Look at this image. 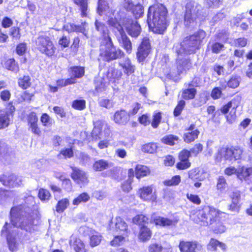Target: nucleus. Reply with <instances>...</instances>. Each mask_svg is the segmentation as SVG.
Listing matches in <instances>:
<instances>
[{
  "label": "nucleus",
  "instance_id": "obj_47",
  "mask_svg": "<svg viewBox=\"0 0 252 252\" xmlns=\"http://www.w3.org/2000/svg\"><path fill=\"white\" fill-rule=\"evenodd\" d=\"M13 192L3 189H0V201L2 202L14 195Z\"/></svg>",
  "mask_w": 252,
  "mask_h": 252
},
{
  "label": "nucleus",
  "instance_id": "obj_44",
  "mask_svg": "<svg viewBox=\"0 0 252 252\" xmlns=\"http://www.w3.org/2000/svg\"><path fill=\"white\" fill-rule=\"evenodd\" d=\"M4 67L9 70H13L15 68V61L14 58H6L2 62Z\"/></svg>",
  "mask_w": 252,
  "mask_h": 252
},
{
  "label": "nucleus",
  "instance_id": "obj_12",
  "mask_svg": "<svg viewBox=\"0 0 252 252\" xmlns=\"http://www.w3.org/2000/svg\"><path fill=\"white\" fill-rule=\"evenodd\" d=\"M137 194L143 201L156 202L157 200V195L156 192L153 191V187L152 185L140 188Z\"/></svg>",
  "mask_w": 252,
  "mask_h": 252
},
{
  "label": "nucleus",
  "instance_id": "obj_14",
  "mask_svg": "<svg viewBox=\"0 0 252 252\" xmlns=\"http://www.w3.org/2000/svg\"><path fill=\"white\" fill-rule=\"evenodd\" d=\"M123 27H125L129 34L132 37H137L141 32L140 25L131 19H126L124 20Z\"/></svg>",
  "mask_w": 252,
  "mask_h": 252
},
{
  "label": "nucleus",
  "instance_id": "obj_50",
  "mask_svg": "<svg viewBox=\"0 0 252 252\" xmlns=\"http://www.w3.org/2000/svg\"><path fill=\"white\" fill-rule=\"evenodd\" d=\"M161 120V114L159 112H156L153 116V120L151 125L153 128H157L160 124Z\"/></svg>",
  "mask_w": 252,
  "mask_h": 252
},
{
  "label": "nucleus",
  "instance_id": "obj_5",
  "mask_svg": "<svg viewBox=\"0 0 252 252\" xmlns=\"http://www.w3.org/2000/svg\"><path fill=\"white\" fill-rule=\"evenodd\" d=\"M108 24L115 33L117 38L120 44L127 53L130 54L132 51V43L123 30L122 25L115 19L110 18Z\"/></svg>",
  "mask_w": 252,
  "mask_h": 252
},
{
  "label": "nucleus",
  "instance_id": "obj_9",
  "mask_svg": "<svg viewBox=\"0 0 252 252\" xmlns=\"http://www.w3.org/2000/svg\"><path fill=\"white\" fill-rule=\"evenodd\" d=\"M241 100L242 97L237 95L220 109V111L224 114H227L230 110L229 113L226 115L227 121L229 124H232L235 121L236 118V109L240 106Z\"/></svg>",
  "mask_w": 252,
  "mask_h": 252
},
{
  "label": "nucleus",
  "instance_id": "obj_19",
  "mask_svg": "<svg viewBox=\"0 0 252 252\" xmlns=\"http://www.w3.org/2000/svg\"><path fill=\"white\" fill-rule=\"evenodd\" d=\"M19 226L27 231L32 232L34 229L35 225L33 224V220L32 217H23L19 220Z\"/></svg>",
  "mask_w": 252,
  "mask_h": 252
},
{
  "label": "nucleus",
  "instance_id": "obj_45",
  "mask_svg": "<svg viewBox=\"0 0 252 252\" xmlns=\"http://www.w3.org/2000/svg\"><path fill=\"white\" fill-rule=\"evenodd\" d=\"M19 87L23 89H26L31 85V78L29 76H24L18 80Z\"/></svg>",
  "mask_w": 252,
  "mask_h": 252
},
{
  "label": "nucleus",
  "instance_id": "obj_60",
  "mask_svg": "<svg viewBox=\"0 0 252 252\" xmlns=\"http://www.w3.org/2000/svg\"><path fill=\"white\" fill-rule=\"evenodd\" d=\"M180 160V161L176 165V167L178 169H186L189 168L191 165V163L189 160Z\"/></svg>",
  "mask_w": 252,
  "mask_h": 252
},
{
  "label": "nucleus",
  "instance_id": "obj_22",
  "mask_svg": "<svg viewBox=\"0 0 252 252\" xmlns=\"http://www.w3.org/2000/svg\"><path fill=\"white\" fill-rule=\"evenodd\" d=\"M252 175V167L239 166L238 168L237 178L241 181H247Z\"/></svg>",
  "mask_w": 252,
  "mask_h": 252
},
{
  "label": "nucleus",
  "instance_id": "obj_42",
  "mask_svg": "<svg viewBox=\"0 0 252 252\" xmlns=\"http://www.w3.org/2000/svg\"><path fill=\"white\" fill-rule=\"evenodd\" d=\"M89 195L86 192H83L75 198L72 202L74 205H78L81 203H85L90 199Z\"/></svg>",
  "mask_w": 252,
  "mask_h": 252
},
{
  "label": "nucleus",
  "instance_id": "obj_8",
  "mask_svg": "<svg viewBox=\"0 0 252 252\" xmlns=\"http://www.w3.org/2000/svg\"><path fill=\"white\" fill-rule=\"evenodd\" d=\"M200 8L201 6L194 1L187 3L184 16V24L186 27H193L197 24Z\"/></svg>",
  "mask_w": 252,
  "mask_h": 252
},
{
  "label": "nucleus",
  "instance_id": "obj_62",
  "mask_svg": "<svg viewBox=\"0 0 252 252\" xmlns=\"http://www.w3.org/2000/svg\"><path fill=\"white\" fill-rule=\"evenodd\" d=\"M141 108V105L140 104L138 103H135L132 105V108L131 110H130L129 112L127 113L129 118L130 117L136 115L139 109Z\"/></svg>",
  "mask_w": 252,
  "mask_h": 252
},
{
  "label": "nucleus",
  "instance_id": "obj_61",
  "mask_svg": "<svg viewBox=\"0 0 252 252\" xmlns=\"http://www.w3.org/2000/svg\"><path fill=\"white\" fill-rule=\"evenodd\" d=\"M162 247L158 244H151L148 247L149 252H161L162 250Z\"/></svg>",
  "mask_w": 252,
  "mask_h": 252
},
{
  "label": "nucleus",
  "instance_id": "obj_48",
  "mask_svg": "<svg viewBox=\"0 0 252 252\" xmlns=\"http://www.w3.org/2000/svg\"><path fill=\"white\" fill-rule=\"evenodd\" d=\"M157 149V145L154 143H150L144 145L142 147V151L145 153L153 154Z\"/></svg>",
  "mask_w": 252,
  "mask_h": 252
},
{
  "label": "nucleus",
  "instance_id": "obj_49",
  "mask_svg": "<svg viewBox=\"0 0 252 252\" xmlns=\"http://www.w3.org/2000/svg\"><path fill=\"white\" fill-rule=\"evenodd\" d=\"M226 85L224 83V84H221V88L216 87L212 91L211 96L214 99H218L220 98L222 94L221 90L225 89L226 88Z\"/></svg>",
  "mask_w": 252,
  "mask_h": 252
},
{
  "label": "nucleus",
  "instance_id": "obj_29",
  "mask_svg": "<svg viewBox=\"0 0 252 252\" xmlns=\"http://www.w3.org/2000/svg\"><path fill=\"white\" fill-rule=\"evenodd\" d=\"M212 231L216 234H221L226 230V227L223 223L220 221V218L210 226Z\"/></svg>",
  "mask_w": 252,
  "mask_h": 252
},
{
  "label": "nucleus",
  "instance_id": "obj_35",
  "mask_svg": "<svg viewBox=\"0 0 252 252\" xmlns=\"http://www.w3.org/2000/svg\"><path fill=\"white\" fill-rule=\"evenodd\" d=\"M199 133L200 132L197 129L192 131H187L184 133L183 139L186 143H190L197 138Z\"/></svg>",
  "mask_w": 252,
  "mask_h": 252
},
{
  "label": "nucleus",
  "instance_id": "obj_43",
  "mask_svg": "<svg viewBox=\"0 0 252 252\" xmlns=\"http://www.w3.org/2000/svg\"><path fill=\"white\" fill-rule=\"evenodd\" d=\"M178 139V136L169 134L162 137L161 140L163 143L172 146L174 145Z\"/></svg>",
  "mask_w": 252,
  "mask_h": 252
},
{
  "label": "nucleus",
  "instance_id": "obj_39",
  "mask_svg": "<svg viewBox=\"0 0 252 252\" xmlns=\"http://www.w3.org/2000/svg\"><path fill=\"white\" fill-rule=\"evenodd\" d=\"M95 26L97 31L100 32L104 37V40H105L107 38V36H109V31L107 27L104 24L98 22L97 20L95 21Z\"/></svg>",
  "mask_w": 252,
  "mask_h": 252
},
{
  "label": "nucleus",
  "instance_id": "obj_16",
  "mask_svg": "<svg viewBox=\"0 0 252 252\" xmlns=\"http://www.w3.org/2000/svg\"><path fill=\"white\" fill-rule=\"evenodd\" d=\"M69 244L75 252H86L84 243L76 236L72 235L71 236Z\"/></svg>",
  "mask_w": 252,
  "mask_h": 252
},
{
  "label": "nucleus",
  "instance_id": "obj_59",
  "mask_svg": "<svg viewBox=\"0 0 252 252\" xmlns=\"http://www.w3.org/2000/svg\"><path fill=\"white\" fill-rule=\"evenodd\" d=\"M187 198L192 203L200 205L201 201L198 195L191 193H187Z\"/></svg>",
  "mask_w": 252,
  "mask_h": 252
},
{
  "label": "nucleus",
  "instance_id": "obj_26",
  "mask_svg": "<svg viewBox=\"0 0 252 252\" xmlns=\"http://www.w3.org/2000/svg\"><path fill=\"white\" fill-rule=\"evenodd\" d=\"M120 65L122 67L125 73L129 75L134 72L135 66L133 65L129 58H126L124 61L119 63Z\"/></svg>",
  "mask_w": 252,
  "mask_h": 252
},
{
  "label": "nucleus",
  "instance_id": "obj_6",
  "mask_svg": "<svg viewBox=\"0 0 252 252\" xmlns=\"http://www.w3.org/2000/svg\"><path fill=\"white\" fill-rule=\"evenodd\" d=\"M10 222H6L5 225L1 230V234L5 236L7 239V244L9 250L14 252L16 248L15 245V227H16V208L13 207L10 212Z\"/></svg>",
  "mask_w": 252,
  "mask_h": 252
},
{
  "label": "nucleus",
  "instance_id": "obj_40",
  "mask_svg": "<svg viewBox=\"0 0 252 252\" xmlns=\"http://www.w3.org/2000/svg\"><path fill=\"white\" fill-rule=\"evenodd\" d=\"M149 173L148 168L144 165H137L135 168V175L137 178L146 176Z\"/></svg>",
  "mask_w": 252,
  "mask_h": 252
},
{
  "label": "nucleus",
  "instance_id": "obj_46",
  "mask_svg": "<svg viewBox=\"0 0 252 252\" xmlns=\"http://www.w3.org/2000/svg\"><path fill=\"white\" fill-rule=\"evenodd\" d=\"M69 204V200L66 198L63 199L59 201L56 206L57 212L62 213L67 207Z\"/></svg>",
  "mask_w": 252,
  "mask_h": 252
},
{
  "label": "nucleus",
  "instance_id": "obj_15",
  "mask_svg": "<svg viewBox=\"0 0 252 252\" xmlns=\"http://www.w3.org/2000/svg\"><path fill=\"white\" fill-rule=\"evenodd\" d=\"M181 252H199L202 246L196 241H181L179 246Z\"/></svg>",
  "mask_w": 252,
  "mask_h": 252
},
{
  "label": "nucleus",
  "instance_id": "obj_56",
  "mask_svg": "<svg viewBox=\"0 0 252 252\" xmlns=\"http://www.w3.org/2000/svg\"><path fill=\"white\" fill-rule=\"evenodd\" d=\"M72 106L75 109L83 110L86 106V101L84 100H75L73 101Z\"/></svg>",
  "mask_w": 252,
  "mask_h": 252
},
{
  "label": "nucleus",
  "instance_id": "obj_33",
  "mask_svg": "<svg viewBox=\"0 0 252 252\" xmlns=\"http://www.w3.org/2000/svg\"><path fill=\"white\" fill-rule=\"evenodd\" d=\"M191 66L190 61L187 59L178 60L177 61V70L179 74L183 73L189 70Z\"/></svg>",
  "mask_w": 252,
  "mask_h": 252
},
{
  "label": "nucleus",
  "instance_id": "obj_17",
  "mask_svg": "<svg viewBox=\"0 0 252 252\" xmlns=\"http://www.w3.org/2000/svg\"><path fill=\"white\" fill-rule=\"evenodd\" d=\"M97 12L100 15L104 14L109 17L113 15L114 10L110 7L105 0H99Z\"/></svg>",
  "mask_w": 252,
  "mask_h": 252
},
{
  "label": "nucleus",
  "instance_id": "obj_3",
  "mask_svg": "<svg viewBox=\"0 0 252 252\" xmlns=\"http://www.w3.org/2000/svg\"><path fill=\"white\" fill-rule=\"evenodd\" d=\"M206 36V32L200 30L190 36L186 37L181 43L175 44L174 50L179 55L193 53L199 48V45Z\"/></svg>",
  "mask_w": 252,
  "mask_h": 252
},
{
  "label": "nucleus",
  "instance_id": "obj_38",
  "mask_svg": "<svg viewBox=\"0 0 252 252\" xmlns=\"http://www.w3.org/2000/svg\"><path fill=\"white\" fill-rule=\"evenodd\" d=\"M183 90L182 96L185 99H191L194 98L196 94V90L194 88L189 87Z\"/></svg>",
  "mask_w": 252,
  "mask_h": 252
},
{
  "label": "nucleus",
  "instance_id": "obj_1",
  "mask_svg": "<svg viewBox=\"0 0 252 252\" xmlns=\"http://www.w3.org/2000/svg\"><path fill=\"white\" fill-rule=\"evenodd\" d=\"M167 10L162 4L157 3L149 8L147 23L149 27L154 32L162 34L167 25Z\"/></svg>",
  "mask_w": 252,
  "mask_h": 252
},
{
  "label": "nucleus",
  "instance_id": "obj_13",
  "mask_svg": "<svg viewBox=\"0 0 252 252\" xmlns=\"http://www.w3.org/2000/svg\"><path fill=\"white\" fill-rule=\"evenodd\" d=\"M71 168L72 172L71 177L76 184L81 186L88 184L89 179L86 172L76 167H72Z\"/></svg>",
  "mask_w": 252,
  "mask_h": 252
},
{
  "label": "nucleus",
  "instance_id": "obj_34",
  "mask_svg": "<svg viewBox=\"0 0 252 252\" xmlns=\"http://www.w3.org/2000/svg\"><path fill=\"white\" fill-rule=\"evenodd\" d=\"M0 181L5 186L14 187L15 185V177L9 174L0 176Z\"/></svg>",
  "mask_w": 252,
  "mask_h": 252
},
{
  "label": "nucleus",
  "instance_id": "obj_4",
  "mask_svg": "<svg viewBox=\"0 0 252 252\" xmlns=\"http://www.w3.org/2000/svg\"><path fill=\"white\" fill-rule=\"evenodd\" d=\"M124 52L114 45L109 36L100 45L99 56L106 61L116 60L124 57Z\"/></svg>",
  "mask_w": 252,
  "mask_h": 252
},
{
  "label": "nucleus",
  "instance_id": "obj_36",
  "mask_svg": "<svg viewBox=\"0 0 252 252\" xmlns=\"http://www.w3.org/2000/svg\"><path fill=\"white\" fill-rule=\"evenodd\" d=\"M10 123L9 115L4 110H0V129L7 127Z\"/></svg>",
  "mask_w": 252,
  "mask_h": 252
},
{
  "label": "nucleus",
  "instance_id": "obj_7",
  "mask_svg": "<svg viewBox=\"0 0 252 252\" xmlns=\"http://www.w3.org/2000/svg\"><path fill=\"white\" fill-rule=\"evenodd\" d=\"M243 152L242 148L238 146L222 147L218 150L216 160L220 161L223 158L229 161H236L241 158Z\"/></svg>",
  "mask_w": 252,
  "mask_h": 252
},
{
  "label": "nucleus",
  "instance_id": "obj_30",
  "mask_svg": "<svg viewBox=\"0 0 252 252\" xmlns=\"http://www.w3.org/2000/svg\"><path fill=\"white\" fill-rule=\"evenodd\" d=\"M152 236V232L150 229L144 225L141 227L138 234V239L142 242L149 240Z\"/></svg>",
  "mask_w": 252,
  "mask_h": 252
},
{
  "label": "nucleus",
  "instance_id": "obj_11",
  "mask_svg": "<svg viewBox=\"0 0 252 252\" xmlns=\"http://www.w3.org/2000/svg\"><path fill=\"white\" fill-rule=\"evenodd\" d=\"M151 51V46L150 40L147 37H144L138 47L136 57L139 62H143L148 56Z\"/></svg>",
  "mask_w": 252,
  "mask_h": 252
},
{
  "label": "nucleus",
  "instance_id": "obj_23",
  "mask_svg": "<svg viewBox=\"0 0 252 252\" xmlns=\"http://www.w3.org/2000/svg\"><path fill=\"white\" fill-rule=\"evenodd\" d=\"M94 127L92 132L93 137L95 139H102L103 138L102 129L104 125V122L97 120L94 123Z\"/></svg>",
  "mask_w": 252,
  "mask_h": 252
},
{
  "label": "nucleus",
  "instance_id": "obj_25",
  "mask_svg": "<svg viewBox=\"0 0 252 252\" xmlns=\"http://www.w3.org/2000/svg\"><path fill=\"white\" fill-rule=\"evenodd\" d=\"M86 23H84L81 26H77L73 24H67L64 26V29L68 32H80L86 35Z\"/></svg>",
  "mask_w": 252,
  "mask_h": 252
},
{
  "label": "nucleus",
  "instance_id": "obj_58",
  "mask_svg": "<svg viewBox=\"0 0 252 252\" xmlns=\"http://www.w3.org/2000/svg\"><path fill=\"white\" fill-rule=\"evenodd\" d=\"M240 83V78L237 76H232L227 82V85L231 88H236Z\"/></svg>",
  "mask_w": 252,
  "mask_h": 252
},
{
  "label": "nucleus",
  "instance_id": "obj_21",
  "mask_svg": "<svg viewBox=\"0 0 252 252\" xmlns=\"http://www.w3.org/2000/svg\"><path fill=\"white\" fill-rule=\"evenodd\" d=\"M218 247H219L223 252H225L227 248L225 243L214 238H211L207 245V249L209 251L216 252Z\"/></svg>",
  "mask_w": 252,
  "mask_h": 252
},
{
  "label": "nucleus",
  "instance_id": "obj_24",
  "mask_svg": "<svg viewBox=\"0 0 252 252\" xmlns=\"http://www.w3.org/2000/svg\"><path fill=\"white\" fill-rule=\"evenodd\" d=\"M113 166V163L103 159L98 160L93 165V169L95 171H102Z\"/></svg>",
  "mask_w": 252,
  "mask_h": 252
},
{
  "label": "nucleus",
  "instance_id": "obj_27",
  "mask_svg": "<svg viewBox=\"0 0 252 252\" xmlns=\"http://www.w3.org/2000/svg\"><path fill=\"white\" fill-rule=\"evenodd\" d=\"M27 50L26 43H20L17 46V54L19 56L18 59L21 63H25L27 61Z\"/></svg>",
  "mask_w": 252,
  "mask_h": 252
},
{
  "label": "nucleus",
  "instance_id": "obj_2",
  "mask_svg": "<svg viewBox=\"0 0 252 252\" xmlns=\"http://www.w3.org/2000/svg\"><path fill=\"white\" fill-rule=\"evenodd\" d=\"M223 212L211 206H205L201 210L193 211L190 215L191 220L197 224L203 226H210L219 218Z\"/></svg>",
  "mask_w": 252,
  "mask_h": 252
},
{
  "label": "nucleus",
  "instance_id": "obj_51",
  "mask_svg": "<svg viewBox=\"0 0 252 252\" xmlns=\"http://www.w3.org/2000/svg\"><path fill=\"white\" fill-rule=\"evenodd\" d=\"M227 187V183L224 177L219 176L217 179V188L220 191H223Z\"/></svg>",
  "mask_w": 252,
  "mask_h": 252
},
{
  "label": "nucleus",
  "instance_id": "obj_28",
  "mask_svg": "<svg viewBox=\"0 0 252 252\" xmlns=\"http://www.w3.org/2000/svg\"><path fill=\"white\" fill-rule=\"evenodd\" d=\"M115 229L123 234L127 233V225L124 220L121 217H116L115 219Z\"/></svg>",
  "mask_w": 252,
  "mask_h": 252
},
{
  "label": "nucleus",
  "instance_id": "obj_64",
  "mask_svg": "<svg viewBox=\"0 0 252 252\" xmlns=\"http://www.w3.org/2000/svg\"><path fill=\"white\" fill-rule=\"evenodd\" d=\"M38 118L34 112H31L28 117V125L30 126L37 123Z\"/></svg>",
  "mask_w": 252,
  "mask_h": 252
},
{
  "label": "nucleus",
  "instance_id": "obj_55",
  "mask_svg": "<svg viewBox=\"0 0 252 252\" xmlns=\"http://www.w3.org/2000/svg\"><path fill=\"white\" fill-rule=\"evenodd\" d=\"M132 221L135 224L142 225V223L147 222L148 218L143 215H138L133 218Z\"/></svg>",
  "mask_w": 252,
  "mask_h": 252
},
{
  "label": "nucleus",
  "instance_id": "obj_53",
  "mask_svg": "<svg viewBox=\"0 0 252 252\" xmlns=\"http://www.w3.org/2000/svg\"><path fill=\"white\" fill-rule=\"evenodd\" d=\"M181 182V177L179 175H176L173 177L171 179L164 181V184L165 186H171L178 185Z\"/></svg>",
  "mask_w": 252,
  "mask_h": 252
},
{
  "label": "nucleus",
  "instance_id": "obj_10",
  "mask_svg": "<svg viewBox=\"0 0 252 252\" xmlns=\"http://www.w3.org/2000/svg\"><path fill=\"white\" fill-rule=\"evenodd\" d=\"M36 48L42 54L51 57L55 53L56 48L50 37L46 35H40L35 39Z\"/></svg>",
  "mask_w": 252,
  "mask_h": 252
},
{
  "label": "nucleus",
  "instance_id": "obj_31",
  "mask_svg": "<svg viewBox=\"0 0 252 252\" xmlns=\"http://www.w3.org/2000/svg\"><path fill=\"white\" fill-rule=\"evenodd\" d=\"M101 235L94 230L91 231L90 236V245L92 247H94L100 243L102 240Z\"/></svg>",
  "mask_w": 252,
  "mask_h": 252
},
{
  "label": "nucleus",
  "instance_id": "obj_54",
  "mask_svg": "<svg viewBox=\"0 0 252 252\" xmlns=\"http://www.w3.org/2000/svg\"><path fill=\"white\" fill-rule=\"evenodd\" d=\"M51 196L49 191L44 189H40L38 191V197L42 201L48 200Z\"/></svg>",
  "mask_w": 252,
  "mask_h": 252
},
{
  "label": "nucleus",
  "instance_id": "obj_41",
  "mask_svg": "<svg viewBox=\"0 0 252 252\" xmlns=\"http://www.w3.org/2000/svg\"><path fill=\"white\" fill-rule=\"evenodd\" d=\"M74 2L79 5L81 11V15L86 17L87 15L88 2L87 0H73Z\"/></svg>",
  "mask_w": 252,
  "mask_h": 252
},
{
  "label": "nucleus",
  "instance_id": "obj_37",
  "mask_svg": "<svg viewBox=\"0 0 252 252\" xmlns=\"http://www.w3.org/2000/svg\"><path fill=\"white\" fill-rule=\"evenodd\" d=\"M154 221L156 225L166 226L174 225L178 222V220H172L167 218L158 217L154 220Z\"/></svg>",
  "mask_w": 252,
  "mask_h": 252
},
{
  "label": "nucleus",
  "instance_id": "obj_52",
  "mask_svg": "<svg viewBox=\"0 0 252 252\" xmlns=\"http://www.w3.org/2000/svg\"><path fill=\"white\" fill-rule=\"evenodd\" d=\"M136 18L140 17L143 14V7L140 4H136L134 5L131 10Z\"/></svg>",
  "mask_w": 252,
  "mask_h": 252
},
{
  "label": "nucleus",
  "instance_id": "obj_57",
  "mask_svg": "<svg viewBox=\"0 0 252 252\" xmlns=\"http://www.w3.org/2000/svg\"><path fill=\"white\" fill-rule=\"evenodd\" d=\"M75 83L76 82L73 78H68L65 80L61 79L57 81V85L60 87H64Z\"/></svg>",
  "mask_w": 252,
  "mask_h": 252
},
{
  "label": "nucleus",
  "instance_id": "obj_63",
  "mask_svg": "<svg viewBox=\"0 0 252 252\" xmlns=\"http://www.w3.org/2000/svg\"><path fill=\"white\" fill-rule=\"evenodd\" d=\"M99 104L100 106L109 109L113 106V102L107 99H101L99 100Z\"/></svg>",
  "mask_w": 252,
  "mask_h": 252
},
{
  "label": "nucleus",
  "instance_id": "obj_18",
  "mask_svg": "<svg viewBox=\"0 0 252 252\" xmlns=\"http://www.w3.org/2000/svg\"><path fill=\"white\" fill-rule=\"evenodd\" d=\"M206 173L204 171H201L198 167L194 168L188 172L189 178L193 181H203L206 177Z\"/></svg>",
  "mask_w": 252,
  "mask_h": 252
},
{
  "label": "nucleus",
  "instance_id": "obj_32",
  "mask_svg": "<svg viewBox=\"0 0 252 252\" xmlns=\"http://www.w3.org/2000/svg\"><path fill=\"white\" fill-rule=\"evenodd\" d=\"M70 78H74L76 82V78H80L84 75V67L79 66H74L70 68Z\"/></svg>",
  "mask_w": 252,
  "mask_h": 252
},
{
  "label": "nucleus",
  "instance_id": "obj_20",
  "mask_svg": "<svg viewBox=\"0 0 252 252\" xmlns=\"http://www.w3.org/2000/svg\"><path fill=\"white\" fill-rule=\"evenodd\" d=\"M129 118L127 112L125 110L121 109L115 112L113 120L117 124L125 125L129 121Z\"/></svg>",
  "mask_w": 252,
  "mask_h": 252
}]
</instances>
